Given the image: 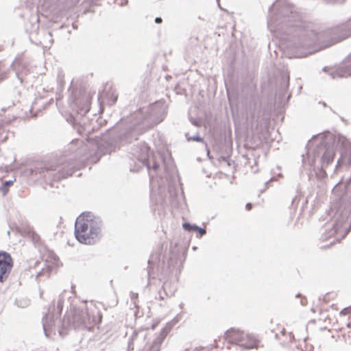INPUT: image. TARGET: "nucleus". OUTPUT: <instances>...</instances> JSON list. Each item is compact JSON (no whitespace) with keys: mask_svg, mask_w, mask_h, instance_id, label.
Listing matches in <instances>:
<instances>
[{"mask_svg":"<svg viewBox=\"0 0 351 351\" xmlns=\"http://www.w3.org/2000/svg\"><path fill=\"white\" fill-rule=\"evenodd\" d=\"M195 226H192L188 223H185L183 224V228L188 231L195 230Z\"/></svg>","mask_w":351,"mask_h":351,"instance_id":"nucleus-9","label":"nucleus"},{"mask_svg":"<svg viewBox=\"0 0 351 351\" xmlns=\"http://www.w3.org/2000/svg\"><path fill=\"white\" fill-rule=\"evenodd\" d=\"M258 343V341L256 339L255 337L253 335L243 333L242 341H241V347L252 349L254 348H257Z\"/></svg>","mask_w":351,"mask_h":351,"instance_id":"nucleus-4","label":"nucleus"},{"mask_svg":"<svg viewBox=\"0 0 351 351\" xmlns=\"http://www.w3.org/2000/svg\"><path fill=\"white\" fill-rule=\"evenodd\" d=\"M341 315H351V306H348L347 308H343L340 312Z\"/></svg>","mask_w":351,"mask_h":351,"instance_id":"nucleus-10","label":"nucleus"},{"mask_svg":"<svg viewBox=\"0 0 351 351\" xmlns=\"http://www.w3.org/2000/svg\"><path fill=\"white\" fill-rule=\"evenodd\" d=\"M162 19L160 17H156L155 19V22L156 23H162Z\"/></svg>","mask_w":351,"mask_h":351,"instance_id":"nucleus-16","label":"nucleus"},{"mask_svg":"<svg viewBox=\"0 0 351 351\" xmlns=\"http://www.w3.org/2000/svg\"><path fill=\"white\" fill-rule=\"evenodd\" d=\"M252 208V205L251 203H247L246 205H245V208L247 210H250Z\"/></svg>","mask_w":351,"mask_h":351,"instance_id":"nucleus-15","label":"nucleus"},{"mask_svg":"<svg viewBox=\"0 0 351 351\" xmlns=\"http://www.w3.org/2000/svg\"><path fill=\"white\" fill-rule=\"evenodd\" d=\"M343 76H348L351 75V64H350L347 68L346 71H345L344 73L343 74Z\"/></svg>","mask_w":351,"mask_h":351,"instance_id":"nucleus-11","label":"nucleus"},{"mask_svg":"<svg viewBox=\"0 0 351 351\" xmlns=\"http://www.w3.org/2000/svg\"><path fill=\"white\" fill-rule=\"evenodd\" d=\"M195 230H197L199 232L200 236H202L206 233V230L204 229L199 228L197 226L195 227Z\"/></svg>","mask_w":351,"mask_h":351,"instance_id":"nucleus-12","label":"nucleus"},{"mask_svg":"<svg viewBox=\"0 0 351 351\" xmlns=\"http://www.w3.org/2000/svg\"><path fill=\"white\" fill-rule=\"evenodd\" d=\"M90 317H88V322H84V324H86V327L88 328V330H91L95 325L99 324L101 321V315H99L97 318H93L92 322H90L89 321Z\"/></svg>","mask_w":351,"mask_h":351,"instance_id":"nucleus-7","label":"nucleus"},{"mask_svg":"<svg viewBox=\"0 0 351 351\" xmlns=\"http://www.w3.org/2000/svg\"><path fill=\"white\" fill-rule=\"evenodd\" d=\"M13 267V259L10 254L0 251V282L8 278Z\"/></svg>","mask_w":351,"mask_h":351,"instance_id":"nucleus-2","label":"nucleus"},{"mask_svg":"<svg viewBox=\"0 0 351 351\" xmlns=\"http://www.w3.org/2000/svg\"><path fill=\"white\" fill-rule=\"evenodd\" d=\"M243 333V331L235 328H231L226 332L225 339L229 343H235L241 346Z\"/></svg>","mask_w":351,"mask_h":351,"instance_id":"nucleus-3","label":"nucleus"},{"mask_svg":"<svg viewBox=\"0 0 351 351\" xmlns=\"http://www.w3.org/2000/svg\"><path fill=\"white\" fill-rule=\"evenodd\" d=\"M13 184L12 181H6L2 186L0 188L1 191L3 193V195H5L8 190L9 187L11 186Z\"/></svg>","mask_w":351,"mask_h":351,"instance_id":"nucleus-8","label":"nucleus"},{"mask_svg":"<svg viewBox=\"0 0 351 351\" xmlns=\"http://www.w3.org/2000/svg\"><path fill=\"white\" fill-rule=\"evenodd\" d=\"M75 235L77 240L82 243H95L100 238L98 222L90 214L84 213L80 215L75 222Z\"/></svg>","mask_w":351,"mask_h":351,"instance_id":"nucleus-1","label":"nucleus"},{"mask_svg":"<svg viewBox=\"0 0 351 351\" xmlns=\"http://www.w3.org/2000/svg\"><path fill=\"white\" fill-rule=\"evenodd\" d=\"M62 307H63V301L62 300H59L58 302V311H59L60 313L62 312Z\"/></svg>","mask_w":351,"mask_h":351,"instance_id":"nucleus-13","label":"nucleus"},{"mask_svg":"<svg viewBox=\"0 0 351 351\" xmlns=\"http://www.w3.org/2000/svg\"><path fill=\"white\" fill-rule=\"evenodd\" d=\"M335 156V150L333 147H328L326 148L324 154H323L322 159L326 163H330Z\"/></svg>","mask_w":351,"mask_h":351,"instance_id":"nucleus-6","label":"nucleus"},{"mask_svg":"<svg viewBox=\"0 0 351 351\" xmlns=\"http://www.w3.org/2000/svg\"><path fill=\"white\" fill-rule=\"evenodd\" d=\"M343 218H341V219L338 221V223H337V227L335 228V229H336V230H335V232H337V228H338L339 227L342 226V225H343Z\"/></svg>","mask_w":351,"mask_h":351,"instance_id":"nucleus-14","label":"nucleus"},{"mask_svg":"<svg viewBox=\"0 0 351 351\" xmlns=\"http://www.w3.org/2000/svg\"><path fill=\"white\" fill-rule=\"evenodd\" d=\"M339 165L346 164L351 165V145L348 146L338 161Z\"/></svg>","mask_w":351,"mask_h":351,"instance_id":"nucleus-5","label":"nucleus"}]
</instances>
